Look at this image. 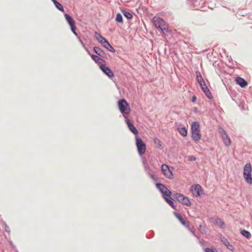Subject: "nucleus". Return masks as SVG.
Wrapping results in <instances>:
<instances>
[{"instance_id":"obj_6","label":"nucleus","mask_w":252,"mask_h":252,"mask_svg":"<svg viewBox=\"0 0 252 252\" xmlns=\"http://www.w3.org/2000/svg\"><path fill=\"white\" fill-rule=\"evenodd\" d=\"M135 140L138 153L140 156L143 155L146 151V144L143 142L142 140L137 136L135 137Z\"/></svg>"},{"instance_id":"obj_27","label":"nucleus","mask_w":252,"mask_h":252,"mask_svg":"<svg viewBox=\"0 0 252 252\" xmlns=\"http://www.w3.org/2000/svg\"><path fill=\"white\" fill-rule=\"evenodd\" d=\"M103 46L106 48L107 50L111 52H115V49L110 44V43L107 41L105 42V44H103Z\"/></svg>"},{"instance_id":"obj_17","label":"nucleus","mask_w":252,"mask_h":252,"mask_svg":"<svg viewBox=\"0 0 252 252\" xmlns=\"http://www.w3.org/2000/svg\"><path fill=\"white\" fill-rule=\"evenodd\" d=\"M153 141L155 144L156 145L157 148L160 150L163 148L161 141L158 138L154 137L153 139Z\"/></svg>"},{"instance_id":"obj_21","label":"nucleus","mask_w":252,"mask_h":252,"mask_svg":"<svg viewBox=\"0 0 252 252\" xmlns=\"http://www.w3.org/2000/svg\"><path fill=\"white\" fill-rule=\"evenodd\" d=\"M52 2L54 3V5H55L56 7L59 9V10L63 12L64 9L62 5L61 4H60L59 2H58L56 0H51Z\"/></svg>"},{"instance_id":"obj_23","label":"nucleus","mask_w":252,"mask_h":252,"mask_svg":"<svg viewBox=\"0 0 252 252\" xmlns=\"http://www.w3.org/2000/svg\"><path fill=\"white\" fill-rule=\"evenodd\" d=\"M195 73H196V80H197L198 83H199V84H200V83H203V82H204V80L203 79L200 72L199 71H196Z\"/></svg>"},{"instance_id":"obj_24","label":"nucleus","mask_w":252,"mask_h":252,"mask_svg":"<svg viewBox=\"0 0 252 252\" xmlns=\"http://www.w3.org/2000/svg\"><path fill=\"white\" fill-rule=\"evenodd\" d=\"M214 222L220 227L223 228L225 226L224 222L220 219H216Z\"/></svg>"},{"instance_id":"obj_7","label":"nucleus","mask_w":252,"mask_h":252,"mask_svg":"<svg viewBox=\"0 0 252 252\" xmlns=\"http://www.w3.org/2000/svg\"><path fill=\"white\" fill-rule=\"evenodd\" d=\"M161 170L162 174L166 178L169 179H171L173 178L172 169H171L168 165L165 164H162Z\"/></svg>"},{"instance_id":"obj_9","label":"nucleus","mask_w":252,"mask_h":252,"mask_svg":"<svg viewBox=\"0 0 252 252\" xmlns=\"http://www.w3.org/2000/svg\"><path fill=\"white\" fill-rule=\"evenodd\" d=\"M64 17L65 20L67 21L70 27L71 30L72 32L76 35H77V33L76 32V27L75 26V21L73 19V18L70 17L68 14H65Z\"/></svg>"},{"instance_id":"obj_15","label":"nucleus","mask_w":252,"mask_h":252,"mask_svg":"<svg viewBox=\"0 0 252 252\" xmlns=\"http://www.w3.org/2000/svg\"><path fill=\"white\" fill-rule=\"evenodd\" d=\"M235 81L236 83L240 85L242 88H244L248 85L247 82L243 78L240 77H236Z\"/></svg>"},{"instance_id":"obj_19","label":"nucleus","mask_w":252,"mask_h":252,"mask_svg":"<svg viewBox=\"0 0 252 252\" xmlns=\"http://www.w3.org/2000/svg\"><path fill=\"white\" fill-rule=\"evenodd\" d=\"M163 198L171 207H172L174 209L175 208L174 203L172 198H171L170 197L166 196H163Z\"/></svg>"},{"instance_id":"obj_2","label":"nucleus","mask_w":252,"mask_h":252,"mask_svg":"<svg viewBox=\"0 0 252 252\" xmlns=\"http://www.w3.org/2000/svg\"><path fill=\"white\" fill-rule=\"evenodd\" d=\"M153 22L155 26L159 29L163 34H165L168 31V24L161 18L155 16L153 18Z\"/></svg>"},{"instance_id":"obj_35","label":"nucleus","mask_w":252,"mask_h":252,"mask_svg":"<svg viewBox=\"0 0 252 252\" xmlns=\"http://www.w3.org/2000/svg\"><path fill=\"white\" fill-rule=\"evenodd\" d=\"M205 252H217L216 251L213 250L210 248H205L204 249Z\"/></svg>"},{"instance_id":"obj_32","label":"nucleus","mask_w":252,"mask_h":252,"mask_svg":"<svg viewBox=\"0 0 252 252\" xmlns=\"http://www.w3.org/2000/svg\"><path fill=\"white\" fill-rule=\"evenodd\" d=\"M175 215L180 221H181V220L183 219L182 216L181 215H180L179 214L175 213Z\"/></svg>"},{"instance_id":"obj_22","label":"nucleus","mask_w":252,"mask_h":252,"mask_svg":"<svg viewBox=\"0 0 252 252\" xmlns=\"http://www.w3.org/2000/svg\"><path fill=\"white\" fill-rule=\"evenodd\" d=\"M221 241L228 249L230 250H232V246L230 244L229 241L226 239L223 238L221 240Z\"/></svg>"},{"instance_id":"obj_1","label":"nucleus","mask_w":252,"mask_h":252,"mask_svg":"<svg viewBox=\"0 0 252 252\" xmlns=\"http://www.w3.org/2000/svg\"><path fill=\"white\" fill-rule=\"evenodd\" d=\"M191 134L192 139L195 142L201 140V134L199 123L197 122H193L191 125Z\"/></svg>"},{"instance_id":"obj_34","label":"nucleus","mask_w":252,"mask_h":252,"mask_svg":"<svg viewBox=\"0 0 252 252\" xmlns=\"http://www.w3.org/2000/svg\"><path fill=\"white\" fill-rule=\"evenodd\" d=\"M4 229H5V230L6 232H7V233H9L10 232V227L7 225L6 224H5L4 225Z\"/></svg>"},{"instance_id":"obj_11","label":"nucleus","mask_w":252,"mask_h":252,"mask_svg":"<svg viewBox=\"0 0 252 252\" xmlns=\"http://www.w3.org/2000/svg\"><path fill=\"white\" fill-rule=\"evenodd\" d=\"M177 129L179 133L183 137H186L188 135V130L185 125L182 123H176Z\"/></svg>"},{"instance_id":"obj_18","label":"nucleus","mask_w":252,"mask_h":252,"mask_svg":"<svg viewBox=\"0 0 252 252\" xmlns=\"http://www.w3.org/2000/svg\"><path fill=\"white\" fill-rule=\"evenodd\" d=\"M91 57L92 58V59L97 63L99 64H102V62H104V61L101 59L100 58H99V57H98L97 56H96V55H92L91 56Z\"/></svg>"},{"instance_id":"obj_29","label":"nucleus","mask_w":252,"mask_h":252,"mask_svg":"<svg viewBox=\"0 0 252 252\" xmlns=\"http://www.w3.org/2000/svg\"><path fill=\"white\" fill-rule=\"evenodd\" d=\"M116 21L119 23H123V19L122 15L120 13H117L116 17Z\"/></svg>"},{"instance_id":"obj_8","label":"nucleus","mask_w":252,"mask_h":252,"mask_svg":"<svg viewBox=\"0 0 252 252\" xmlns=\"http://www.w3.org/2000/svg\"><path fill=\"white\" fill-rule=\"evenodd\" d=\"M220 136L225 146H229L231 144V141L226 131L222 128L219 130Z\"/></svg>"},{"instance_id":"obj_25","label":"nucleus","mask_w":252,"mask_h":252,"mask_svg":"<svg viewBox=\"0 0 252 252\" xmlns=\"http://www.w3.org/2000/svg\"><path fill=\"white\" fill-rule=\"evenodd\" d=\"M103 46L106 48L107 50L111 52H115V49L110 44V43L107 41L105 42V44H103Z\"/></svg>"},{"instance_id":"obj_5","label":"nucleus","mask_w":252,"mask_h":252,"mask_svg":"<svg viewBox=\"0 0 252 252\" xmlns=\"http://www.w3.org/2000/svg\"><path fill=\"white\" fill-rule=\"evenodd\" d=\"M174 198L180 203L188 207H190L192 205L189 198L184 195L183 194L177 193L174 195Z\"/></svg>"},{"instance_id":"obj_30","label":"nucleus","mask_w":252,"mask_h":252,"mask_svg":"<svg viewBox=\"0 0 252 252\" xmlns=\"http://www.w3.org/2000/svg\"><path fill=\"white\" fill-rule=\"evenodd\" d=\"M123 13L124 15L128 19H131L133 17L132 14L129 12L124 10Z\"/></svg>"},{"instance_id":"obj_12","label":"nucleus","mask_w":252,"mask_h":252,"mask_svg":"<svg viewBox=\"0 0 252 252\" xmlns=\"http://www.w3.org/2000/svg\"><path fill=\"white\" fill-rule=\"evenodd\" d=\"M99 67L101 70L109 77L111 78L114 76V73L105 64H100Z\"/></svg>"},{"instance_id":"obj_3","label":"nucleus","mask_w":252,"mask_h":252,"mask_svg":"<svg viewBox=\"0 0 252 252\" xmlns=\"http://www.w3.org/2000/svg\"><path fill=\"white\" fill-rule=\"evenodd\" d=\"M118 105L120 112L125 118L127 117L126 115L128 114L130 112V108L128 103L125 99H121L118 101Z\"/></svg>"},{"instance_id":"obj_14","label":"nucleus","mask_w":252,"mask_h":252,"mask_svg":"<svg viewBox=\"0 0 252 252\" xmlns=\"http://www.w3.org/2000/svg\"><path fill=\"white\" fill-rule=\"evenodd\" d=\"M125 122L127 125V126L128 127V128L130 130L131 132H132L133 134L135 135L138 134V131L135 128V127L134 126V125L130 122L129 120L127 119V117H126Z\"/></svg>"},{"instance_id":"obj_37","label":"nucleus","mask_w":252,"mask_h":252,"mask_svg":"<svg viewBox=\"0 0 252 252\" xmlns=\"http://www.w3.org/2000/svg\"><path fill=\"white\" fill-rule=\"evenodd\" d=\"M196 99V97L195 96H194L193 97H192V101L193 102Z\"/></svg>"},{"instance_id":"obj_33","label":"nucleus","mask_w":252,"mask_h":252,"mask_svg":"<svg viewBox=\"0 0 252 252\" xmlns=\"http://www.w3.org/2000/svg\"><path fill=\"white\" fill-rule=\"evenodd\" d=\"M180 222L183 225L189 228V225L186 224V222L184 219L182 220L181 221H180Z\"/></svg>"},{"instance_id":"obj_28","label":"nucleus","mask_w":252,"mask_h":252,"mask_svg":"<svg viewBox=\"0 0 252 252\" xmlns=\"http://www.w3.org/2000/svg\"><path fill=\"white\" fill-rule=\"evenodd\" d=\"M241 233L248 239L250 238L251 237V234L248 231L243 230L241 231Z\"/></svg>"},{"instance_id":"obj_4","label":"nucleus","mask_w":252,"mask_h":252,"mask_svg":"<svg viewBox=\"0 0 252 252\" xmlns=\"http://www.w3.org/2000/svg\"><path fill=\"white\" fill-rule=\"evenodd\" d=\"M252 166L250 163H247L244 168L243 176L246 182L251 185L252 184Z\"/></svg>"},{"instance_id":"obj_31","label":"nucleus","mask_w":252,"mask_h":252,"mask_svg":"<svg viewBox=\"0 0 252 252\" xmlns=\"http://www.w3.org/2000/svg\"><path fill=\"white\" fill-rule=\"evenodd\" d=\"M94 51L99 56L101 55V53L102 51L99 48L97 47H94Z\"/></svg>"},{"instance_id":"obj_13","label":"nucleus","mask_w":252,"mask_h":252,"mask_svg":"<svg viewBox=\"0 0 252 252\" xmlns=\"http://www.w3.org/2000/svg\"><path fill=\"white\" fill-rule=\"evenodd\" d=\"M199 85L201 87L202 91L205 94L207 97H208L209 99H211L212 98V94L209 88L206 85L205 81L203 82V83H200Z\"/></svg>"},{"instance_id":"obj_20","label":"nucleus","mask_w":252,"mask_h":252,"mask_svg":"<svg viewBox=\"0 0 252 252\" xmlns=\"http://www.w3.org/2000/svg\"><path fill=\"white\" fill-rule=\"evenodd\" d=\"M194 190L196 192V196H200L202 194V189L200 185L197 184L194 187Z\"/></svg>"},{"instance_id":"obj_10","label":"nucleus","mask_w":252,"mask_h":252,"mask_svg":"<svg viewBox=\"0 0 252 252\" xmlns=\"http://www.w3.org/2000/svg\"><path fill=\"white\" fill-rule=\"evenodd\" d=\"M157 188L160 190L162 193L163 197H170L171 195V192L164 185L160 183L156 184Z\"/></svg>"},{"instance_id":"obj_16","label":"nucleus","mask_w":252,"mask_h":252,"mask_svg":"<svg viewBox=\"0 0 252 252\" xmlns=\"http://www.w3.org/2000/svg\"><path fill=\"white\" fill-rule=\"evenodd\" d=\"M95 37L96 39L99 41L100 43H101L102 45L105 44V42L107 41V40L103 37H102L99 33L97 32L94 33Z\"/></svg>"},{"instance_id":"obj_38","label":"nucleus","mask_w":252,"mask_h":252,"mask_svg":"<svg viewBox=\"0 0 252 252\" xmlns=\"http://www.w3.org/2000/svg\"><path fill=\"white\" fill-rule=\"evenodd\" d=\"M202 227H203V226L202 225H200V226H199L200 229L202 228Z\"/></svg>"},{"instance_id":"obj_36","label":"nucleus","mask_w":252,"mask_h":252,"mask_svg":"<svg viewBox=\"0 0 252 252\" xmlns=\"http://www.w3.org/2000/svg\"><path fill=\"white\" fill-rule=\"evenodd\" d=\"M189 160L190 161H194L195 160L196 158L194 157L193 156H190L189 158Z\"/></svg>"},{"instance_id":"obj_26","label":"nucleus","mask_w":252,"mask_h":252,"mask_svg":"<svg viewBox=\"0 0 252 252\" xmlns=\"http://www.w3.org/2000/svg\"><path fill=\"white\" fill-rule=\"evenodd\" d=\"M103 46L106 48L107 50L111 52H115V49L110 44V43L107 41L105 42V44H103Z\"/></svg>"}]
</instances>
